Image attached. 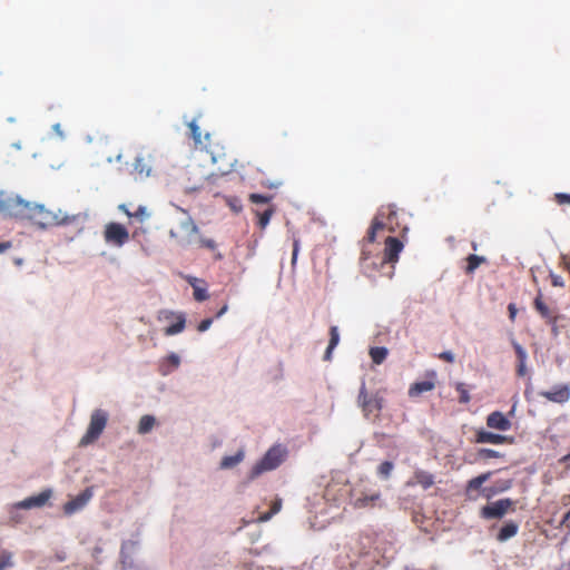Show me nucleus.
Listing matches in <instances>:
<instances>
[{
	"instance_id": "bf43d9fd",
	"label": "nucleus",
	"mask_w": 570,
	"mask_h": 570,
	"mask_svg": "<svg viewBox=\"0 0 570 570\" xmlns=\"http://www.w3.org/2000/svg\"><path fill=\"white\" fill-rule=\"evenodd\" d=\"M121 159H122V154H121V153H119V154L117 155V157H116V160H117V161H120Z\"/></svg>"
},
{
	"instance_id": "e433bc0d",
	"label": "nucleus",
	"mask_w": 570,
	"mask_h": 570,
	"mask_svg": "<svg viewBox=\"0 0 570 570\" xmlns=\"http://www.w3.org/2000/svg\"><path fill=\"white\" fill-rule=\"evenodd\" d=\"M338 343V333L336 327H332L331 330V341L328 345L327 353Z\"/></svg>"
},
{
	"instance_id": "680f3d73",
	"label": "nucleus",
	"mask_w": 570,
	"mask_h": 570,
	"mask_svg": "<svg viewBox=\"0 0 570 570\" xmlns=\"http://www.w3.org/2000/svg\"><path fill=\"white\" fill-rule=\"evenodd\" d=\"M432 484V481L431 480H425V485H430Z\"/></svg>"
},
{
	"instance_id": "a19ab883",
	"label": "nucleus",
	"mask_w": 570,
	"mask_h": 570,
	"mask_svg": "<svg viewBox=\"0 0 570 570\" xmlns=\"http://www.w3.org/2000/svg\"><path fill=\"white\" fill-rule=\"evenodd\" d=\"M440 358L449 362V363H453L454 360H455V356L454 354L451 352V351H444L442 352L440 355H439Z\"/></svg>"
},
{
	"instance_id": "de8ad7c7",
	"label": "nucleus",
	"mask_w": 570,
	"mask_h": 570,
	"mask_svg": "<svg viewBox=\"0 0 570 570\" xmlns=\"http://www.w3.org/2000/svg\"><path fill=\"white\" fill-rule=\"evenodd\" d=\"M52 129H53V131H55V132H56V134H57L61 139H63V138H65V135H63V131H62V129H61L60 124H55V125L52 126Z\"/></svg>"
},
{
	"instance_id": "79ce46f5",
	"label": "nucleus",
	"mask_w": 570,
	"mask_h": 570,
	"mask_svg": "<svg viewBox=\"0 0 570 570\" xmlns=\"http://www.w3.org/2000/svg\"><path fill=\"white\" fill-rule=\"evenodd\" d=\"M383 228V224L381 222H379L377 219L374 220L373 225H372V232L370 234V239L373 240L374 237H375V232L377 229H381Z\"/></svg>"
},
{
	"instance_id": "58836bf2",
	"label": "nucleus",
	"mask_w": 570,
	"mask_h": 570,
	"mask_svg": "<svg viewBox=\"0 0 570 570\" xmlns=\"http://www.w3.org/2000/svg\"><path fill=\"white\" fill-rule=\"evenodd\" d=\"M272 213L269 210H266L259 218V225L264 228L268 225L271 219Z\"/></svg>"
},
{
	"instance_id": "f8f14e48",
	"label": "nucleus",
	"mask_w": 570,
	"mask_h": 570,
	"mask_svg": "<svg viewBox=\"0 0 570 570\" xmlns=\"http://www.w3.org/2000/svg\"><path fill=\"white\" fill-rule=\"evenodd\" d=\"M487 424L491 429L508 431L511 428V422L501 412H493L487 419Z\"/></svg>"
},
{
	"instance_id": "dca6fc26",
	"label": "nucleus",
	"mask_w": 570,
	"mask_h": 570,
	"mask_svg": "<svg viewBox=\"0 0 570 570\" xmlns=\"http://www.w3.org/2000/svg\"><path fill=\"white\" fill-rule=\"evenodd\" d=\"M134 169L137 173L136 179H141V180L150 177L151 171H153L151 165L149 163H147L145 160V158L141 156H138L135 159Z\"/></svg>"
},
{
	"instance_id": "473e14b6",
	"label": "nucleus",
	"mask_w": 570,
	"mask_h": 570,
	"mask_svg": "<svg viewBox=\"0 0 570 570\" xmlns=\"http://www.w3.org/2000/svg\"><path fill=\"white\" fill-rule=\"evenodd\" d=\"M188 127L191 131V136L195 140L196 144H202V134H200V128L199 126L196 124V120H193L188 124Z\"/></svg>"
},
{
	"instance_id": "a878e982",
	"label": "nucleus",
	"mask_w": 570,
	"mask_h": 570,
	"mask_svg": "<svg viewBox=\"0 0 570 570\" xmlns=\"http://www.w3.org/2000/svg\"><path fill=\"white\" fill-rule=\"evenodd\" d=\"M180 364V357L176 353L169 354L163 365L164 374L170 373L173 370H176Z\"/></svg>"
},
{
	"instance_id": "b1692460",
	"label": "nucleus",
	"mask_w": 570,
	"mask_h": 570,
	"mask_svg": "<svg viewBox=\"0 0 570 570\" xmlns=\"http://www.w3.org/2000/svg\"><path fill=\"white\" fill-rule=\"evenodd\" d=\"M491 476L490 472L483 473L472 480L469 481L466 487V494L472 497V492L478 491L484 482H487Z\"/></svg>"
},
{
	"instance_id": "c9c22d12",
	"label": "nucleus",
	"mask_w": 570,
	"mask_h": 570,
	"mask_svg": "<svg viewBox=\"0 0 570 570\" xmlns=\"http://www.w3.org/2000/svg\"><path fill=\"white\" fill-rule=\"evenodd\" d=\"M513 347L515 350L519 362H525L528 357L527 351L515 342H513Z\"/></svg>"
},
{
	"instance_id": "9d476101",
	"label": "nucleus",
	"mask_w": 570,
	"mask_h": 570,
	"mask_svg": "<svg viewBox=\"0 0 570 570\" xmlns=\"http://www.w3.org/2000/svg\"><path fill=\"white\" fill-rule=\"evenodd\" d=\"M540 395L554 403H566L570 399V385H556L551 391L540 392Z\"/></svg>"
},
{
	"instance_id": "e2e57ef3",
	"label": "nucleus",
	"mask_w": 570,
	"mask_h": 570,
	"mask_svg": "<svg viewBox=\"0 0 570 570\" xmlns=\"http://www.w3.org/2000/svg\"><path fill=\"white\" fill-rule=\"evenodd\" d=\"M8 121H9V122H13V121H14V118L10 117V118H8Z\"/></svg>"
},
{
	"instance_id": "8fccbe9b",
	"label": "nucleus",
	"mask_w": 570,
	"mask_h": 570,
	"mask_svg": "<svg viewBox=\"0 0 570 570\" xmlns=\"http://www.w3.org/2000/svg\"><path fill=\"white\" fill-rule=\"evenodd\" d=\"M552 284L554 286H562L563 285V279L560 276L553 275L552 276Z\"/></svg>"
},
{
	"instance_id": "a211bd4d",
	"label": "nucleus",
	"mask_w": 570,
	"mask_h": 570,
	"mask_svg": "<svg viewBox=\"0 0 570 570\" xmlns=\"http://www.w3.org/2000/svg\"><path fill=\"white\" fill-rule=\"evenodd\" d=\"M169 317H175L176 318V323L166 327L164 333L168 336H171V335H176L180 332H183V330L185 328V317L183 314H178V315H174V314H170V313H166V318H169Z\"/></svg>"
},
{
	"instance_id": "f3484780",
	"label": "nucleus",
	"mask_w": 570,
	"mask_h": 570,
	"mask_svg": "<svg viewBox=\"0 0 570 570\" xmlns=\"http://www.w3.org/2000/svg\"><path fill=\"white\" fill-rule=\"evenodd\" d=\"M157 425V419L154 415H142L137 425V433L138 434H147L154 430V428Z\"/></svg>"
},
{
	"instance_id": "412c9836",
	"label": "nucleus",
	"mask_w": 570,
	"mask_h": 570,
	"mask_svg": "<svg viewBox=\"0 0 570 570\" xmlns=\"http://www.w3.org/2000/svg\"><path fill=\"white\" fill-rule=\"evenodd\" d=\"M135 551V544L128 543L124 544L121 548V563L124 567V570H131L134 568V560L131 558V554Z\"/></svg>"
},
{
	"instance_id": "72a5a7b5",
	"label": "nucleus",
	"mask_w": 570,
	"mask_h": 570,
	"mask_svg": "<svg viewBox=\"0 0 570 570\" xmlns=\"http://www.w3.org/2000/svg\"><path fill=\"white\" fill-rule=\"evenodd\" d=\"M393 470V464L389 461L383 462L379 469L377 473L384 479H387Z\"/></svg>"
},
{
	"instance_id": "864d4df0",
	"label": "nucleus",
	"mask_w": 570,
	"mask_h": 570,
	"mask_svg": "<svg viewBox=\"0 0 570 570\" xmlns=\"http://www.w3.org/2000/svg\"><path fill=\"white\" fill-rule=\"evenodd\" d=\"M518 373L522 376L525 374V362H519Z\"/></svg>"
},
{
	"instance_id": "c03bdc74",
	"label": "nucleus",
	"mask_w": 570,
	"mask_h": 570,
	"mask_svg": "<svg viewBox=\"0 0 570 570\" xmlns=\"http://www.w3.org/2000/svg\"><path fill=\"white\" fill-rule=\"evenodd\" d=\"M250 199L253 203H266L268 199L259 194H253L250 195Z\"/></svg>"
},
{
	"instance_id": "7c9ffc66",
	"label": "nucleus",
	"mask_w": 570,
	"mask_h": 570,
	"mask_svg": "<svg viewBox=\"0 0 570 570\" xmlns=\"http://www.w3.org/2000/svg\"><path fill=\"white\" fill-rule=\"evenodd\" d=\"M13 567V556L11 552L3 551L0 554V570Z\"/></svg>"
},
{
	"instance_id": "393cba45",
	"label": "nucleus",
	"mask_w": 570,
	"mask_h": 570,
	"mask_svg": "<svg viewBox=\"0 0 570 570\" xmlns=\"http://www.w3.org/2000/svg\"><path fill=\"white\" fill-rule=\"evenodd\" d=\"M51 226L52 225H67L75 220V216H69L61 209L52 212Z\"/></svg>"
},
{
	"instance_id": "4be33fe9",
	"label": "nucleus",
	"mask_w": 570,
	"mask_h": 570,
	"mask_svg": "<svg viewBox=\"0 0 570 570\" xmlns=\"http://www.w3.org/2000/svg\"><path fill=\"white\" fill-rule=\"evenodd\" d=\"M519 527L514 522H508L505 523L499 531L497 539L500 542L508 541L509 539L513 538L518 533Z\"/></svg>"
},
{
	"instance_id": "423d86ee",
	"label": "nucleus",
	"mask_w": 570,
	"mask_h": 570,
	"mask_svg": "<svg viewBox=\"0 0 570 570\" xmlns=\"http://www.w3.org/2000/svg\"><path fill=\"white\" fill-rule=\"evenodd\" d=\"M356 403L363 414L368 416L372 412L382 409L383 399L380 397L377 393H368L365 382L362 381Z\"/></svg>"
},
{
	"instance_id": "aec40b11",
	"label": "nucleus",
	"mask_w": 570,
	"mask_h": 570,
	"mask_svg": "<svg viewBox=\"0 0 570 570\" xmlns=\"http://www.w3.org/2000/svg\"><path fill=\"white\" fill-rule=\"evenodd\" d=\"M352 495H353V505L355 508H365V507H368V505H373L374 502L376 500H379V498H380V493L379 492H375V493H372V494H361V495H357V497L353 493Z\"/></svg>"
},
{
	"instance_id": "09e8293b",
	"label": "nucleus",
	"mask_w": 570,
	"mask_h": 570,
	"mask_svg": "<svg viewBox=\"0 0 570 570\" xmlns=\"http://www.w3.org/2000/svg\"><path fill=\"white\" fill-rule=\"evenodd\" d=\"M273 515H274V514H273V512H271V511H269V512H266V513L262 514V515L258 518V521H259V522H266V521H268Z\"/></svg>"
},
{
	"instance_id": "603ef678",
	"label": "nucleus",
	"mask_w": 570,
	"mask_h": 570,
	"mask_svg": "<svg viewBox=\"0 0 570 570\" xmlns=\"http://www.w3.org/2000/svg\"><path fill=\"white\" fill-rule=\"evenodd\" d=\"M562 523L570 530V510L566 513Z\"/></svg>"
},
{
	"instance_id": "9b49d317",
	"label": "nucleus",
	"mask_w": 570,
	"mask_h": 570,
	"mask_svg": "<svg viewBox=\"0 0 570 570\" xmlns=\"http://www.w3.org/2000/svg\"><path fill=\"white\" fill-rule=\"evenodd\" d=\"M186 281L193 287V296L196 301L203 302L208 298L207 286L203 279H199L194 276H186Z\"/></svg>"
},
{
	"instance_id": "ea45409f",
	"label": "nucleus",
	"mask_w": 570,
	"mask_h": 570,
	"mask_svg": "<svg viewBox=\"0 0 570 570\" xmlns=\"http://www.w3.org/2000/svg\"><path fill=\"white\" fill-rule=\"evenodd\" d=\"M212 324H213V320L212 318H206V320H204L203 322L199 323L198 331L199 332H206L207 330L210 328Z\"/></svg>"
},
{
	"instance_id": "39448f33",
	"label": "nucleus",
	"mask_w": 570,
	"mask_h": 570,
	"mask_svg": "<svg viewBox=\"0 0 570 570\" xmlns=\"http://www.w3.org/2000/svg\"><path fill=\"white\" fill-rule=\"evenodd\" d=\"M102 238L107 245L121 248L129 240V232L124 225L110 222L104 227Z\"/></svg>"
},
{
	"instance_id": "cd10ccee",
	"label": "nucleus",
	"mask_w": 570,
	"mask_h": 570,
	"mask_svg": "<svg viewBox=\"0 0 570 570\" xmlns=\"http://www.w3.org/2000/svg\"><path fill=\"white\" fill-rule=\"evenodd\" d=\"M13 205V197H6L4 191L0 190V213L10 217Z\"/></svg>"
},
{
	"instance_id": "3c124183",
	"label": "nucleus",
	"mask_w": 570,
	"mask_h": 570,
	"mask_svg": "<svg viewBox=\"0 0 570 570\" xmlns=\"http://www.w3.org/2000/svg\"><path fill=\"white\" fill-rule=\"evenodd\" d=\"M508 309H509L510 318L513 321L517 315V308L513 304H510Z\"/></svg>"
},
{
	"instance_id": "f257e3e1",
	"label": "nucleus",
	"mask_w": 570,
	"mask_h": 570,
	"mask_svg": "<svg viewBox=\"0 0 570 570\" xmlns=\"http://www.w3.org/2000/svg\"><path fill=\"white\" fill-rule=\"evenodd\" d=\"M169 236L180 248L195 246L198 248L215 249L216 247L213 239L202 236L199 228L189 216H186L177 226L170 228Z\"/></svg>"
},
{
	"instance_id": "2f4dec72",
	"label": "nucleus",
	"mask_w": 570,
	"mask_h": 570,
	"mask_svg": "<svg viewBox=\"0 0 570 570\" xmlns=\"http://www.w3.org/2000/svg\"><path fill=\"white\" fill-rule=\"evenodd\" d=\"M132 217L139 220L140 223H144L150 218V212L146 206H139L138 209L132 213Z\"/></svg>"
},
{
	"instance_id": "6ab92c4d",
	"label": "nucleus",
	"mask_w": 570,
	"mask_h": 570,
	"mask_svg": "<svg viewBox=\"0 0 570 570\" xmlns=\"http://www.w3.org/2000/svg\"><path fill=\"white\" fill-rule=\"evenodd\" d=\"M505 436L495 434L488 431H479L476 434V441L479 443L501 444L505 441Z\"/></svg>"
},
{
	"instance_id": "ddd939ff",
	"label": "nucleus",
	"mask_w": 570,
	"mask_h": 570,
	"mask_svg": "<svg viewBox=\"0 0 570 570\" xmlns=\"http://www.w3.org/2000/svg\"><path fill=\"white\" fill-rule=\"evenodd\" d=\"M245 459V451L239 449L235 454L224 455L219 462L220 470H232L240 464Z\"/></svg>"
},
{
	"instance_id": "f704fd0d",
	"label": "nucleus",
	"mask_w": 570,
	"mask_h": 570,
	"mask_svg": "<svg viewBox=\"0 0 570 570\" xmlns=\"http://www.w3.org/2000/svg\"><path fill=\"white\" fill-rule=\"evenodd\" d=\"M456 391L460 393V402L468 403L470 401L469 392L466 391L463 383L456 384Z\"/></svg>"
},
{
	"instance_id": "f03ea898",
	"label": "nucleus",
	"mask_w": 570,
	"mask_h": 570,
	"mask_svg": "<svg viewBox=\"0 0 570 570\" xmlns=\"http://www.w3.org/2000/svg\"><path fill=\"white\" fill-rule=\"evenodd\" d=\"M288 451L282 444H275L264 456L252 468L249 478L256 479L261 474L277 469L287 458Z\"/></svg>"
},
{
	"instance_id": "5701e85b",
	"label": "nucleus",
	"mask_w": 570,
	"mask_h": 570,
	"mask_svg": "<svg viewBox=\"0 0 570 570\" xmlns=\"http://www.w3.org/2000/svg\"><path fill=\"white\" fill-rule=\"evenodd\" d=\"M41 209H39L37 226L41 229H46L51 226L52 210L46 208L43 204H40Z\"/></svg>"
},
{
	"instance_id": "6e6552de",
	"label": "nucleus",
	"mask_w": 570,
	"mask_h": 570,
	"mask_svg": "<svg viewBox=\"0 0 570 570\" xmlns=\"http://www.w3.org/2000/svg\"><path fill=\"white\" fill-rule=\"evenodd\" d=\"M51 497H52V490L47 489L37 495H31L29 498H26V499L19 501V502H16L12 505V508L13 509H24V510L42 508L43 505H46L48 503V501L51 499Z\"/></svg>"
},
{
	"instance_id": "0e129e2a",
	"label": "nucleus",
	"mask_w": 570,
	"mask_h": 570,
	"mask_svg": "<svg viewBox=\"0 0 570 570\" xmlns=\"http://www.w3.org/2000/svg\"><path fill=\"white\" fill-rule=\"evenodd\" d=\"M213 163H217V158L215 156L212 157Z\"/></svg>"
},
{
	"instance_id": "a18cd8bd",
	"label": "nucleus",
	"mask_w": 570,
	"mask_h": 570,
	"mask_svg": "<svg viewBox=\"0 0 570 570\" xmlns=\"http://www.w3.org/2000/svg\"><path fill=\"white\" fill-rule=\"evenodd\" d=\"M281 509H282V500L277 499L274 501L271 512H273V514H276L281 511Z\"/></svg>"
},
{
	"instance_id": "4c0bfd02",
	"label": "nucleus",
	"mask_w": 570,
	"mask_h": 570,
	"mask_svg": "<svg viewBox=\"0 0 570 570\" xmlns=\"http://www.w3.org/2000/svg\"><path fill=\"white\" fill-rule=\"evenodd\" d=\"M510 487H511V481H504L499 488H497L495 490H491V492L488 494V497H490L491 494H494V493L503 492V491L510 489Z\"/></svg>"
},
{
	"instance_id": "37998d69",
	"label": "nucleus",
	"mask_w": 570,
	"mask_h": 570,
	"mask_svg": "<svg viewBox=\"0 0 570 570\" xmlns=\"http://www.w3.org/2000/svg\"><path fill=\"white\" fill-rule=\"evenodd\" d=\"M557 199L559 204L570 205V194H557Z\"/></svg>"
},
{
	"instance_id": "7ed1b4c3",
	"label": "nucleus",
	"mask_w": 570,
	"mask_h": 570,
	"mask_svg": "<svg viewBox=\"0 0 570 570\" xmlns=\"http://www.w3.org/2000/svg\"><path fill=\"white\" fill-rule=\"evenodd\" d=\"M108 421V413L105 410L96 409L91 412L90 415V422L87 428L86 433L81 438L79 445L80 446H87L95 441L98 440V438L104 432Z\"/></svg>"
},
{
	"instance_id": "bb28decb",
	"label": "nucleus",
	"mask_w": 570,
	"mask_h": 570,
	"mask_svg": "<svg viewBox=\"0 0 570 570\" xmlns=\"http://www.w3.org/2000/svg\"><path fill=\"white\" fill-rule=\"evenodd\" d=\"M389 354V350L386 347H372L370 350V356L374 364H382Z\"/></svg>"
},
{
	"instance_id": "052dcab7",
	"label": "nucleus",
	"mask_w": 570,
	"mask_h": 570,
	"mask_svg": "<svg viewBox=\"0 0 570 570\" xmlns=\"http://www.w3.org/2000/svg\"><path fill=\"white\" fill-rule=\"evenodd\" d=\"M219 170H222V173H224V174H225V173H228V170H229V169H228V168H220V167H219Z\"/></svg>"
},
{
	"instance_id": "0eeeda50",
	"label": "nucleus",
	"mask_w": 570,
	"mask_h": 570,
	"mask_svg": "<svg viewBox=\"0 0 570 570\" xmlns=\"http://www.w3.org/2000/svg\"><path fill=\"white\" fill-rule=\"evenodd\" d=\"M513 505L514 502L511 499H501L483 507L480 514L484 519H500L512 509Z\"/></svg>"
},
{
	"instance_id": "c756f323",
	"label": "nucleus",
	"mask_w": 570,
	"mask_h": 570,
	"mask_svg": "<svg viewBox=\"0 0 570 570\" xmlns=\"http://www.w3.org/2000/svg\"><path fill=\"white\" fill-rule=\"evenodd\" d=\"M534 306H535V309L541 314L542 317H544V318L551 317L549 307L543 303L540 295L535 298Z\"/></svg>"
},
{
	"instance_id": "5fc2aeb1",
	"label": "nucleus",
	"mask_w": 570,
	"mask_h": 570,
	"mask_svg": "<svg viewBox=\"0 0 570 570\" xmlns=\"http://www.w3.org/2000/svg\"><path fill=\"white\" fill-rule=\"evenodd\" d=\"M118 208L119 210L124 212L128 217H132V213L127 209V206L125 204H120Z\"/></svg>"
},
{
	"instance_id": "49530a36",
	"label": "nucleus",
	"mask_w": 570,
	"mask_h": 570,
	"mask_svg": "<svg viewBox=\"0 0 570 570\" xmlns=\"http://www.w3.org/2000/svg\"><path fill=\"white\" fill-rule=\"evenodd\" d=\"M298 250H299L298 242L295 240L294 242V248H293V255H292V264L293 265L296 263Z\"/></svg>"
},
{
	"instance_id": "6e6d98bb",
	"label": "nucleus",
	"mask_w": 570,
	"mask_h": 570,
	"mask_svg": "<svg viewBox=\"0 0 570 570\" xmlns=\"http://www.w3.org/2000/svg\"><path fill=\"white\" fill-rule=\"evenodd\" d=\"M10 247H11V243H9V242L0 243V254L3 253L4 250L9 249Z\"/></svg>"
},
{
	"instance_id": "c85d7f7f",
	"label": "nucleus",
	"mask_w": 570,
	"mask_h": 570,
	"mask_svg": "<svg viewBox=\"0 0 570 570\" xmlns=\"http://www.w3.org/2000/svg\"><path fill=\"white\" fill-rule=\"evenodd\" d=\"M484 261L485 258L483 256L470 255L468 257L466 272L473 273Z\"/></svg>"
},
{
	"instance_id": "4d7b16f0",
	"label": "nucleus",
	"mask_w": 570,
	"mask_h": 570,
	"mask_svg": "<svg viewBox=\"0 0 570 570\" xmlns=\"http://www.w3.org/2000/svg\"><path fill=\"white\" fill-rule=\"evenodd\" d=\"M483 455L487 454V456H497L498 455V452L493 451V450H482L481 452Z\"/></svg>"
},
{
	"instance_id": "2eb2a0df",
	"label": "nucleus",
	"mask_w": 570,
	"mask_h": 570,
	"mask_svg": "<svg viewBox=\"0 0 570 570\" xmlns=\"http://www.w3.org/2000/svg\"><path fill=\"white\" fill-rule=\"evenodd\" d=\"M434 387H435L434 380L415 382L409 389V396L412 399H415V397L420 396L422 393L432 391Z\"/></svg>"
},
{
	"instance_id": "4468645a",
	"label": "nucleus",
	"mask_w": 570,
	"mask_h": 570,
	"mask_svg": "<svg viewBox=\"0 0 570 570\" xmlns=\"http://www.w3.org/2000/svg\"><path fill=\"white\" fill-rule=\"evenodd\" d=\"M403 248V244L394 237H389L386 239V246H385V257L390 262H396L400 252Z\"/></svg>"
},
{
	"instance_id": "13d9d810",
	"label": "nucleus",
	"mask_w": 570,
	"mask_h": 570,
	"mask_svg": "<svg viewBox=\"0 0 570 570\" xmlns=\"http://www.w3.org/2000/svg\"><path fill=\"white\" fill-rule=\"evenodd\" d=\"M228 311V305L225 304L217 313V317H222Z\"/></svg>"
},
{
	"instance_id": "20e7f679",
	"label": "nucleus",
	"mask_w": 570,
	"mask_h": 570,
	"mask_svg": "<svg viewBox=\"0 0 570 570\" xmlns=\"http://www.w3.org/2000/svg\"><path fill=\"white\" fill-rule=\"evenodd\" d=\"M40 204L36 202H29L23 199L21 196L16 195L13 197V205L10 213V217L17 219H27L37 226Z\"/></svg>"
},
{
	"instance_id": "1a4fd4ad",
	"label": "nucleus",
	"mask_w": 570,
	"mask_h": 570,
	"mask_svg": "<svg viewBox=\"0 0 570 570\" xmlns=\"http://www.w3.org/2000/svg\"><path fill=\"white\" fill-rule=\"evenodd\" d=\"M92 495H94L92 490L90 488H87L80 494L70 499L63 505L65 514L72 515V514L81 511L89 503Z\"/></svg>"
}]
</instances>
